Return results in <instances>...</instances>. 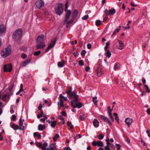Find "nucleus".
<instances>
[{
	"mask_svg": "<svg viewBox=\"0 0 150 150\" xmlns=\"http://www.w3.org/2000/svg\"><path fill=\"white\" fill-rule=\"evenodd\" d=\"M59 137V135L58 134H56L53 138V140L54 141H56L57 139Z\"/></svg>",
	"mask_w": 150,
	"mask_h": 150,
	"instance_id": "obj_41",
	"label": "nucleus"
},
{
	"mask_svg": "<svg viewBox=\"0 0 150 150\" xmlns=\"http://www.w3.org/2000/svg\"><path fill=\"white\" fill-rule=\"evenodd\" d=\"M20 91H23V85L22 84H21L20 85Z\"/></svg>",
	"mask_w": 150,
	"mask_h": 150,
	"instance_id": "obj_62",
	"label": "nucleus"
},
{
	"mask_svg": "<svg viewBox=\"0 0 150 150\" xmlns=\"http://www.w3.org/2000/svg\"><path fill=\"white\" fill-rule=\"evenodd\" d=\"M18 124L19 129L21 130H23L24 126H23V122L22 120L21 117L19 120Z\"/></svg>",
	"mask_w": 150,
	"mask_h": 150,
	"instance_id": "obj_17",
	"label": "nucleus"
},
{
	"mask_svg": "<svg viewBox=\"0 0 150 150\" xmlns=\"http://www.w3.org/2000/svg\"><path fill=\"white\" fill-rule=\"evenodd\" d=\"M75 19H73L71 18V19L69 21L67 22V27L68 28L69 26V25L71 24L73 22Z\"/></svg>",
	"mask_w": 150,
	"mask_h": 150,
	"instance_id": "obj_28",
	"label": "nucleus"
},
{
	"mask_svg": "<svg viewBox=\"0 0 150 150\" xmlns=\"http://www.w3.org/2000/svg\"><path fill=\"white\" fill-rule=\"evenodd\" d=\"M72 88L71 87H70L68 90H67V93L68 95L70 93H72Z\"/></svg>",
	"mask_w": 150,
	"mask_h": 150,
	"instance_id": "obj_38",
	"label": "nucleus"
},
{
	"mask_svg": "<svg viewBox=\"0 0 150 150\" xmlns=\"http://www.w3.org/2000/svg\"><path fill=\"white\" fill-rule=\"evenodd\" d=\"M41 53V51L40 50H38L35 52L34 53V56H37L38 55Z\"/></svg>",
	"mask_w": 150,
	"mask_h": 150,
	"instance_id": "obj_42",
	"label": "nucleus"
},
{
	"mask_svg": "<svg viewBox=\"0 0 150 150\" xmlns=\"http://www.w3.org/2000/svg\"><path fill=\"white\" fill-rule=\"evenodd\" d=\"M57 105L59 106H60L62 107H64V104L63 101L60 100L59 102H58Z\"/></svg>",
	"mask_w": 150,
	"mask_h": 150,
	"instance_id": "obj_27",
	"label": "nucleus"
},
{
	"mask_svg": "<svg viewBox=\"0 0 150 150\" xmlns=\"http://www.w3.org/2000/svg\"><path fill=\"white\" fill-rule=\"evenodd\" d=\"M44 115V112L43 111H41L40 112V115H38L37 116V118H40V117H42Z\"/></svg>",
	"mask_w": 150,
	"mask_h": 150,
	"instance_id": "obj_39",
	"label": "nucleus"
},
{
	"mask_svg": "<svg viewBox=\"0 0 150 150\" xmlns=\"http://www.w3.org/2000/svg\"><path fill=\"white\" fill-rule=\"evenodd\" d=\"M93 124L95 127H98L99 126V122L97 119H94V121H93Z\"/></svg>",
	"mask_w": 150,
	"mask_h": 150,
	"instance_id": "obj_22",
	"label": "nucleus"
},
{
	"mask_svg": "<svg viewBox=\"0 0 150 150\" xmlns=\"http://www.w3.org/2000/svg\"><path fill=\"white\" fill-rule=\"evenodd\" d=\"M75 19H73L71 18V19L69 21L67 22V27L68 28L69 26V25L71 24L73 22Z\"/></svg>",
	"mask_w": 150,
	"mask_h": 150,
	"instance_id": "obj_30",
	"label": "nucleus"
},
{
	"mask_svg": "<svg viewBox=\"0 0 150 150\" xmlns=\"http://www.w3.org/2000/svg\"><path fill=\"white\" fill-rule=\"evenodd\" d=\"M11 127L14 130H17L19 129L18 126L14 124L12 125Z\"/></svg>",
	"mask_w": 150,
	"mask_h": 150,
	"instance_id": "obj_33",
	"label": "nucleus"
},
{
	"mask_svg": "<svg viewBox=\"0 0 150 150\" xmlns=\"http://www.w3.org/2000/svg\"><path fill=\"white\" fill-rule=\"evenodd\" d=\"M88 17V15H86L84 16L82 18V20H87Z\"/></svg>",
	"mask_w": 150,
	"mask_h": 150,
	"instance_id": "obj_48",
	"label": "nucleus"
},
{
	"mask_svg": "<svg viewBox=\"0 0 150 150\" xmlns=\"http://www.w3.org/2000/svg\"><path fill=\"white\" fill-rule=\"evenodd\" d=\"M99 139H102L104 138V135L102 133L100 134L98 136Z\"/></svg>",
	"mask_w": 150,
	"mask_h": 150,
	"instance_id": "obj_44",
	"label": "nucleus"
},
{
	"mask_svg": "<svg viewBox=\"0 0 150 150\" xmlns=\"http://www.w3.org/2000/svg\"><path fill=\"white\" fill-rule=\"evenodd\" d=\"M68 2L67 1V3L65 4V8L64 9V11H67V9L68 7Z\"/></svg>",
	"mask_w": 150,
	"mask_h": 150,
	"instance_id": "obj_53",
	"label": "nucleus"
},
{
	"mask_svg": "<svg viewBox=\"0 0 150 150\" xmlns=\"http://www.w3.org/2000/svg\"><path fill=\"white\" fill-rule=\"evenodd\" d=\"M67 11V13L65 15L64 24L65 23L67 22L69 19V17L71 13V11L70 10H69Z\"/></svg>",
	"mask_w": 150,
	"mask_h": 150,
	"instance_id": "obj_11",
	"label": "nucleus"
},
{
	"mask_svg": "<svg viewBox=\"0 0 150 150\" xmlns=\"http://www.w3.org/2000/svg\"><path fill=\"white\" fill-rule=\"evenodd\" d=\"M60 100L63 101H66L67 100V97H65L63 96L62 94H60L59 95Z\"/></svg>",
	"mask_w": 150,
	"mask_h": 150,
	"instance_id": "obj_26",
	"label": "nucleus"
},
{
	"mask_svg": "<svg viewBox=\"0 0 150 150\" xmlns=\"http://www.w3.org/2000/svg\"><path fill=\"white\" fill-rule=\"evenodd\" d=\"M59 118L61 120H62V121H64V118L62 116L60 115L59 116Z\"/></svg>",
	"mask_w": 150,
	"mask_h": 150,
	"instance_id": "obj_59",
	"label": "nucleus"
},
{
	"mask_svg": "<svg viewBox=\"0 0 150 150\" xmlns=\"http://www.w3.org/2000/svg\"><path fill=\"white\" fill-rule=\"evenodd\" d=\"M56 41V39L53 40L51 41L50 43L45 50V52H47L51 49L55 45Z\"/></svg>",
	"mask_w": 150,
	"mask_h": 150,
	"instance_id": "obj_6",
	"label": "nucleus"
},
{
	"mask_svg": "<svg viewBox=\"0 0 150 150\" xmlns=\"http://www.w3.org/2000/svg\"><path fill=\"white\" fill-rule=\"evenodd\" d=\"M16 119V116L15 115H13L12 116L11 120L15 121Z\"/></svg>",
	"mask_w": 150,
	"mask_h": 150,
	"instance_id": "obj_46",
	"label": "nucleus"
},
{
	"mask_svg": "<svg viewBox=\"0 0 150 150\" xmlns=\"http://www.w3.org/2000/svg\"><path fill=\"white\" fill-rule=\"evenodd\" d=\"M91 45L90 43H88L87 45V47L88 49H90L91 48Z\"/></svg>",
	"mask_w": 150,
	"mask_h": 150,
	"instance_id": "obj_56",
	"label": "nucleus"
},
{
	"mask_svg": "<svg viewBox=\"0 0 150 150\" xmlns=\"http://www.w3.org/2000/svg\"><path fill=\"white\" fill-rule=\"evenodd\" d=\"M105 150H110V149L109 146H106L105 147Z\"/></svg>",
	"mask_w": 150,
	"mask_h": 150,
	"instance_id": "obj_58",
	"label": "nucleus"
},
{
	"mask_svg": "<svg viewBox=\"0 0 150 150\" xmlns=\"http://www.w3.org/2000/svg\"><path fill=\"white\" fill-rule=\"evenodd\" d=\"M27 57V55H26L25 54H23L22 55H21V57L23 59H25V58H26V57Z\"/></svg>",
	"mask_w": 150,
	"mask_h": 150,
	"instance_id": "obj_57",
	"label": "nucleus"
},
{
	"mask_svg": "<svg viewBox=\"0 0 150 150\" xmlns=\"http://www.w3.org/2000/svg\"><path fill=\"white\" fill-rule=\"evenodd\" d=\"M75 19H73L71 18V19L69 21L67 22V27L68 28L69 26V25L71 24L73 22Z\"/></svg>",
	"mask_w": 150,
	"mask_h": 150,
	"instance_id": "obj_29",
	"label": "nucleus"
},
{
	"mask_svg": "<svg viewBox=\"0 0 150 150\" xmlns=\"http://www.w3.org/2000/svg\"><path fill=\"white\" fill-rule=\"evenodd\" d=\"M144 86L146 88V90L147 91L146 92L147 93L150 92V90L149 89L148 86L147 85H145Z\"/></svg>",
	"mask_w": 150,
	"mask_h": 150,
	"instance_id": "obj_45",
	"label": "nucleus"
},
{
	"mask_svg": "<svg viewBox=\"0 0 150 150\" xmlns=\"http://www.w3.org/2000/svg\"><path fill=\"white\" fill-rule=\"evenodd\" d=\"M22 33V30L19 28L16 30L13 33L12 35V38L14 41L18 40L21 38Z\"/></svg>",
	"mask_w": 150,
	"mask_h": 150,
	"instance_id": "obj_1",
	"label": "nucleus"
},
{
	"mask_svg": "<svg viewBox=\"0 0 150 150\" xmlns=\"http://www.w3.org/2000/svg\"><path fill=\"white\" fill-rule=\"evenodd\" d=\"M116 146L117 147V150H120V148L121 147V146L119 144H116Z\"/></svg>",
	"mask_w": 150,
	"mask_h": 150,
	"instance_id": "obj_55",
	"label": "nucleus"
},
{
	"mask_svg": "<svg viewBox=\"0 0 150 150\" xmlns=\"http://www.w3.org/2000/svg\"><path fill=\"white\" fill-rule=\"evenodd\" d=\"M36 144L37 146H39V147H42V144L40 142H36Z\"/></svg>",
	"mask_w": 150,
	"mask_h": 150,
	"instance_id": "obj_52",
	"label": "nucleus"
},
{
	"mask_svg": "<svg viewBox=\"0 0 150 150\" xmlns=\"http://www.w3.org/2000/svg\"><path fill=\"white\" fill-rule=\"evenodd\" d=\"M110 45V43L108 42L106 43V46L104 47V49L105 51H107V49L108 48V46Z\"/></svg>",
	"mask_w": 150,
	"mask_h": 150,
	"instance_id": "obj_47",
	"label": "nucleus"
},
{
	"mask_svg": "<svg viewBox=\"0 0 150 150\" xmlns=\"http://www.w3.org/2000/svg\"><path fill=\"white\" fill-rule=\"evenodd\" d=\"M56 122L55 121H52L51 123L50 126L52 127H54L56 125Z\"/></svg>",
	"mask_w": 150,
	"mask_h": 150,
	"instance_id": "obj_35",
	"label": "nucleus"
},
{
	"mask_svg": "<svg viewBox=\"0 0 150 150\" xmlns=\"http://www.w3.org/2000/svg\"><path fill=\"white\" fill-rule=\"evenodd\" d=\"M92 144L94 146H97L98 147H102L103 145V142L100 140L94 141L92 143Z\"/></svg>",
	"mask_w": 150,
	"mask_h": 150,
	"instance_id": "obj_9",
	"label": "nucleus"
},
{
	"mask_svg": "<svg viewBox=\"0 0 150 150\" xmlns=\"http://www.w3.org/2000/svg\"><path fill=\"white\" fill-rule=\"evenodd\" d=\"M63 4L59 3L55 8V11L57 15L60 16L62 14L63 11Z\"/></svg>",
	"mask_w": 150,
	"mask_h": 150,
	"instance_id": "obj_3",
	"label": "nucleus"
},
{
	"mask_svg": "<svg viewBox=\"0 0 150 150\" xmlns=\"http://www.w3.org/2000/svg\"><path fill=\"white\" fill-rule=\"evenodd\" d=\"M71 105L73 108H77L79 109L82 107L83 105L80 102H79L78 99H74L71 102Z\"/></svg>",
	"mask_w": 150,
	"mask_h": 150,
	"instance_id": "obj_4",
	"label": "nucleus"
},
{
	"mask_svg": "<svg viewBox=\"0 0 150 150\" xmlns=\"http://www.w3.org/2000/svg\"><path fill=\"white\" fill-rule=\"evenodd\" d=\"M103 67L101 65H99L96 70L97 75L99 76H100L102 74Z\"/></svg>",
	"mask_w": 150,
	"mask_h": 150,
	"instance_id": "obj_12",
	"label": "nucleus"
},
{
	"mask_svg": "<svg viewBox=\"0 0 150 150\" xmlns=\"http://www.w3.org/2000/svg\"><path fill=\"white\" fill-rule=\"evenodd\" d=\"M35 4L37 8H40L44 6V3L42 0H38L36 2Z\"/></svg>",
	"mask_w": 150,
	"mask_h": 150,
	"instance_id": "obj_10",
	"label": "nucleus"
},
{
	"mask_svg": "<svg viewBox=\"0 0 150 150\" xmlns=\"http://www.w3.org/2000/svg\"><path fill=\"white\" fill-rule=\"evenodd\" d=\"M12 69V67L11 64H5L4 67V71L5 72H11Z\"/></svg>",
	"mask_w": 150,
	"mask_h": 150,
	"instance_id": "obj_5",
	"label": "nucleus"
},
{
	"mask_svg": "<svg viewBox=\"0 0 150 150\" xmlns=\"http://www.w3.org/2000/svg\"><path fill=\"white\" fill-rule=\"evenodd\" d=\"M11 51V46L9 45L7 47L3 50L1 52V56L3 57H6L10 54Z\"/></svg>",
	"mask_w": 150,
	"mask_h": 150,
	"instance_id": "obj_2",
	"label": "nucleus"
},
{
	"mask_svg": "<svg viewBox=\"0 0 150 150\" xmlns=\"http://www.w3.org/2000/svg\"><path fill=\"white\" fill-rule=\"evenodd\" d=\"M116 11L115 9L112 8L111 10H108L106 9L104 11V13L107 16H109L111 15H113L115 13Z\"/></svg>",
	"mask_w": 150,
	"mask_h": 150,
	"instance_id": "obj_8",
	"label": "nucleus"
},
{
	"mask_svg": "<svg viewBox=\"0 0 150 150\" xmlns=\"http://www.w3.org/2000/svg\"><path fill=\"white\" fill-rule=\"evenodd\" d=\"M44 35H41L39 36L37 40V42H43V40L44 38Z\"/></svg>",
	"mask_w": 150,
	"mask_h": 150,
	"instance_id": "obj_19",
	"label": "nucleus"
},
{
	"mask_svg": "<svg viewBox=\"0 0 150 150\" xmlns=\"http://www.w3.org/2000/svg\"><path fill=\"white\" fill-rule=\"evenodd\" d=\"M79 65L83 66L84 65V63L82 60H80L79 61Z\"/></svg>",
	"mask_w": 150,
	"mask_h": 150,
	"instance_id": "obj_49",
	"label": "nucleus"
},
{
	"mask_svg": "<svg viewBox=\"0 0 150 150\" xmlns=\"http://www.w3.org/2000/svg\"><path fill=\"white\" fill-rule=\"evenodd\" d=\"M115 116V120L117 121L118 123H119V118L118 117H117V113H114L113 114Z\"/></svg>",
	"mask_w": 150,
	"mask_h": 150,
	"instance_id": "obj_40",
	"label": "nucleus"
},
{
	"mask_svg": "<svg viewBox=\"0 0 150 150\" xmlns=\"http://www.w3.org/2000/svg\"><path fill=\"white\" fill-rule=\"evenodd\" d=\"M45 128V126L44 125L39 124L38 126V129L40 131H42Z\"/></svg>",
	"mask_w": 150,
	"mask_h": 150,
	"instance_id": "obj_24",
	"label": "nucleus"
},
{
	"mask_svg": "<svg viewBox=\"0 0 150 150\" xmlns=\"http://www.w3.org/2000/svg\"><path fill=\"white\" fill-rule=\"evenodd\" d=\"M100 117L101 119L103 120L105 122L107 123L109 125H111V123L109 120L108 118L104 117L103 115H100Z\"/></svg>",
	"mask_w": 150,
	"mask_h": 150,
	"instance_id": "obj_13",
	"label": "nucleus"
},
{
	"mask_svg": "<svg viewBox=\"0 0 150 150\" xmlns=\"http://www.w3.org/2000/svg\"><path fill=\"white\" fill-rule=\"evenodd\" d=\"M7 96L8 95L6 94L2 96V99L4 101H5L6 100L7 97Z\"/></svg>",
	"mask_w": 150,
	"mask_h": 150,
	"instance_id": "obj_43",
	"label": "nucleus"
},
{
	"mask_svg": "<svg viewBox=\"0 0 150 150\" xmlns=\"http://www.w3.org/2000/svg\"><path fill=\"white\" fill-rule=\"evenodd\" d=\"M30 62V59H28L24 61L22 64V66L23 67H25Z\"/></svg>",
	"mask_w": 150,
	"mask_h": 150,
	"instance_id": "obj_25",
	"label": "nucleus"
},
{
	"mask_svg": "<svg viewBox=\"0 0 150 150\" xmlns=\"http://www.w3.org/2000/svg\"><path fill=\"white\" fill-rule=\"evenodd\" d=\"M106 56L108 58H110L111 56V54L110 51L109 50H107L106 53Z\"/></svg>",
	"mask_w": 150,
	"mask_h": 150,
	"instance_id": "obj_34",
	"label": "nucleus"
},
{
	"mask_svg": "<svg viewBox=\"0 0 150 150\" xmlns=\"http://www.w3.org/2000/svg\"><path fill=\"white\" fill-rule=\"evenodd\" d=\"M13 86L14 84H12L9 87V91H11L12 90Z\"/></svg>",
	"mask_w": 150,
	"mask_h": 150,
	"instance_id": "obj_54",
	"label": "nucleus"
},
{
	"mask_svg": "<svg viewBox=\"0 0 150 150\" xmlns=\"http://www.w3.org/2000/svg\"><path fill=\"white\" fill-rule=\"evenodd\" d=\"M101 23V21L99 20H97L96 21V24L97 26H99L100 25Z\"/></svg>",
	"mask_w": 150,
	"mask_h": 150,
	"instance_id": "obj_37",
	"label": "nucleus"
},
{
	"mask_svg": "<svg viewBox=\"0 0 150 150\" xmlns=\"http://www.w3.org/2000/svg\"><path fill=\"white\" fill-rule=\"evenodd\" d=\"M68 95L71 98H75V99H77L78 97V96L76 95V93L74 91Z\"/></svg>",
	"mask_w": 150,
	"mask_h": 150,
	"instance_id": "obj_16",
	"label": "nucleus"
},
{
	"mask_svg": "<svg viewBox=\"0 0 150 150\" xmlns=\"http://www.w3.org/2000/svg\"><path fill=\"white\" fill-rule=\"evenodd\" d=\"M61 113L63 116H66V113L65 111H62Z\"/></svg>",
	"mask_w": 150,
	"mask_h": 150,
	"instance_id": "obj_60",
	"label": "nucleus"
},
{
	"mask_svg": "<svg viewBox=\"0 0 150 150\" xmlns=\"http://www.w3.org/2000/svg\"><path fill=\"white\" fill-rule=\"evenodd\" d=\"M51 150H57V149H56V147L55 145V144L54 143H52L50 144L49 146Z\"/></svg>",
	"mask_w": 150,
	"mask_h": 150,
	"instance_id": "obj_21",
	"label": "nucleus"
},
{
	"mask_svg": "<svg viewBox=\"0 0 150 150\" xmlns=\"http://www.w3.org/2000/svg\"><path fill=\"white\" fill-rule=\"evenodd\" d=\"M78 13V12L77 10H74L73 13L72 15L71 18L73 19H75L77 17Z\"/></svg>",
	"mask_w": 150,
	"mask_h": 150,
	"instance_id": "obj_18",
	"label": "nucleus"
},
{
	"mask_svg": "<svg viewBox=\"0 0 150 150\" xmlns=\"http://www.w3.org/2000/svg\"><path fill=\"white\" fill-rule=\"evenodd\" d=\"M97 99V97H93V101L94 103V104L96 105V106H97V100H96V99Z\"/></svg>",
	"mask_w": 150,
	"mask_h": 150,
	"instance_id": "obj_31",
	"label": "nucleus"
},
{
	"mask_svg": "<svg viewBox=\"0 0 150 150\" xmlns=\"http://www.w3.org/2000/svg\"><path fill=\"white\" fill-rule=\"evenodd\" d=\"M38 44L36 46V50L43 49L45 46V44L44 42H37Z\"/></svg>",
	"mask_w": 150,
	"mask_h": 150,
	"instance_id": "obj_7",
	"label": "nucleus"
},
{
	"mask_svg": "<svg viewBox=\"0 0 150 150\" xmlns=\"http://www.w3.org/2000/svg\"><path fill=\"white\" fill-rule=\"evenodd\" d=\"M119 68L118 67V64L117 63H116L115 64V65L114 66V69L115 70H116L117 69H118Z\"/></svg>",
	"mask_w": 150,
	"mask_h": 150,
	"instance_id": "obj_51",
	"label": "nucleus"
},
{
	"mask_svg": "<svg viewBox=\"0 0 150 150\" xmlns=\"http://www.w3.org/2000/svg\"><path fill=\"white\" fill-rule=\"evenodd\" d=\"M48 146V144L47 142H45L43 144V146H42L41 149L42 150H46V147Z\"/></svg>",
	"mask_w": 150,
	"mask_h": 150,
	"instance_id": "obj_32",
	"label": "nucleus"
},
{
	"mask_svg": "<svg viewBox=\"0 0 150 150\" xmlns=\"http://www.w3.org/2000/svg\"><path fill=\"white\" fill-rule=\"evenodd\" d=\"M86 52V51L85 50H83L81 52V55L82 56H84V55L85 54Z\"/></svg>",
	"mask_w": 150,
	"mask_h": 150,
	"instance_id": "obj_50",
	"label": "nucleus"
},
{
	"mask_svg": "<svg viewBox=\"0 0 150 150\" xmlns=\"http://www.w3.org/2000/svg\"><path fill=\"white\" fill-rule=\"evenodd\" d=\"M79 118L81 120H84V117L81 115H80Z\"/></svg>",
	"mask_w": 150,
	"mask_h": 150,
	"instance_id": "obj_61",
	"label": "nucleus"
},
{
	"mask_svg": "<svg viewBox=\"0 0 150 150\" xmlns=\"http://www.w3.org/2000/svg\"><path fill=\"white\" fill-rule=\"evenodd\" d=\"M42 106L41 104L39 105L38 107V109L40 110H42Z\"/></svg>",
	"mask_w": 150,
	"mask_h": 150,
	"instance_id": "obj_64",
	"label": "nucleus"
},
{
	"mask_svg": "<svg viewBox=\"0 0 150 150\" xmlns=\"http://www.w3.org/2000/svg\"><path fill=\"white\" fill-rule=\"evenodd\" d=\"M6 29L5 26L4 25H0V35L4 34L6 31Z\"/></svg>",
	"mask_w": 150,
	"mask_h": 150,
	"instance_id": "obj_14",
	"label": "nucleus"
},
{
	"mask_svg": "<svg viewBox=\"0 0 150 150\" xmlns=\"http://www.w3.org/2000/svg\"><path fill=\"white\" fill-rule=\"evenodd\" d=\"M117 41L119 45L118 48L120 50L123 49L124 46L123 43L120 40L118 39H117Z\"/></svg>",
	"mask_w": 150,
	"mask_h": 150,
	"instance_id": "obj_23",
	"label": "nucleus"
},
{
	"mask_svg": "<svg viewBox=\"0 0 150 150\" xmlns=\"http://www.w3.org/2000/svg\"><path fill=\"white\" fill-rule=\"evenodd\" d=\"M64 60H62L61 61L57 63V65L58 67H62L64 66Z\"/></svg>",
	"mask_w": 150,
	"mask_h": 150,
	"instance_id": "obj_20",
	"label": "nucleus"
},
{
	"mask_svg": "<svg viewBox=\"0 0 150 150\" xmlns=\"http://www.w3.org/2000/svg\"><path fill=\"white\" fill-rule=\"evenodd\" d=\"M125 122L126 124L128 126V127H129L130 124L132 122V119L131 118H127L125 119Z\"/></svg>",
	"mask_w": 150,
	"mask_h": 150,
	"instance_id": "obj_15",
	"label": "nucleus"
},
{
	"mask_svg": "<svg viewBox=\"0 0 150 150\" xmlns=\"http://www.w3.org/2000/svg\"><path fill=\"white\" fill-rule=\"evenodd\" d=\"M90 68L89 67L86 66L85 67V70L86 71L88 72Z\"/></svg>",
	"mask_w": 150,
	"mask_h": 150,
	"instance_id": "obj_63",
	"label": "nucleus"
},
{
	"mask_svg": "<svg viewBox=\"0 0 150 150\" xmlns=\"http://www.w3.org/2000/svg\"><path fill=\"white\" fill-rule=\"evenodd\" d=\"M120 27H121V26H119V28H117V29L113 33V34H112V35H115V34H116L117 33H118L119 31L120 30Z\"/></svg>",
	"mask_w": 150,
	"mask_h": 150,
	"instance_id": "obj_36",
	"label": "nucleus"
}]
</instances>
